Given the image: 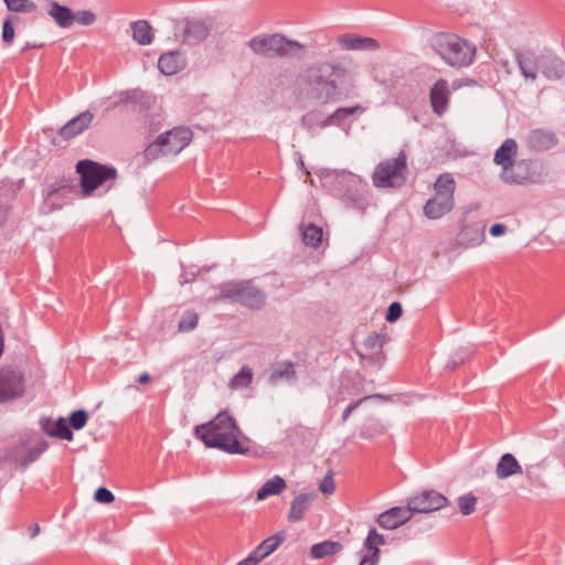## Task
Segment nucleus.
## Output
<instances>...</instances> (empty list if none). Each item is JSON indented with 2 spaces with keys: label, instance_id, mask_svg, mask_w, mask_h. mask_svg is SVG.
I'll use <instances>...</instances> for the list:
<instances>
[{
  "label": "nucleus",
  "instance_id": "nucleus-35",
  "mask_svg": "<svg viewBox=\"0 0 565 565\" xmlns=\"http://www.w3.org/2000/svg\"><path fill=\"white\" fill-rule=\"evenodd\" d=\"M253 380V372L250 367L243 366L241 371L233 376L231 380L230 386L232 388H245L247 387Z\"/></svg>",
  "mask_w": 565,
  "mask_h": 565
},
{
  "label": "nucleus",
  "instance_id": "nucleus-46",
  "mask_svg": "<svg viewBox=\"0 0 565 565\" xmlns=\"http://www.w3.org/2000/svg\"><path fill=\"white\" fill-rule=\"evenodd\" d=\"M14 38V29L10 20H6L2 26V39L6 43L10 44Z\"/></svg>",
  "mask_w": 565,
  "mask_h": 565
},
{
  "label": "nucleus",
  "instance_id": "nucleus-54",
  "mask_svg": "<svg viewBox=\"0 0 565 565\" xmlns=\"http://www.w3.org/2000/svg\"><path fill=\"white\" fill-rule=\"evenodd\" d=\"M158 131V127L156 125H150V128H149V132L150 134H153V132H157Z\"/></svg>",
  "mask_w": 565,
  "mask_h": 565
},
{
  "label": "nucleus",
  "instance_id": "nucleus-19",
  "mask_svg": "<svg viewBox=\"0 0 565 565\" xmlns=\"http://www.w3.org/2000/svg\"><path fill=\"white\" fill-rule=\"evenodd\" d=\"M338 43L347 51H375L380 47L375 39L352 34L339 36Z\"/></svg>",
  "mask_w": 565,
  "mask_h": 565
},
{
  "label": "nucleus",
  "instance_id": "nucleus-30",
  "mask_svg": "<svg viewBox=\"0 0 565 565\" xmlns=\"http://www.w3.org/2000/svg\"><path fill=\"white\" fill-rule=\"evenodd\" d=\"M286 487L285 480L279 476H275L267 480L257 491V500H265L270 495H277L281 493Z\"/></svg>",
  "mask_w": 565,
  "mask_h": 565
},
{
  "label": "nucleus",
  "instance_id": "nucleus-14",
  "mask_svg": "<svg viewBox=\"0 0 565 565\" xmlns=\"http://www.w3.org/2000/svg\"><path fill=\"white\" fill-rule=\"evenodd\" d=\"M413 514L407 503V507H394L384 511L377 516L376 523L384 530H395L409 521Z\"/></svg>",
  "mask_w": 565,
  "mask_h": 565
},
{
  "label": "nucleus",
  "instance_id": "nucleus-17",
  "mask_svg": "<svg viewBox=\"0 0 565 565\" xmlns=\"http://www.w3.org/2000/svg\"><path fill=\"white\" fill-rule=\"evenodd\" d=\"M429 100L433 111L437 116H443L447 111L450 100V89L446 79L440 78L434 84L429 92Z\"/></svg>",
  "mask_w": 565,
  "mask_h": 565
},
{
  "label": "nucleus",
  "instance_id": "nucleus-52",
  "mask_svg": "<svg viewBox=\"0 0 565 565\" xmlns=\"http://www.w3.org/2000/svg\"><path fill=\"white\" fill-rule=\"evenodd\" d=\"M150 381H151V376L148 373H142L137 379V382L139 384H148Z\"/></svg>",
  "mask_w": 565,
  "mask_h": 565
},
{
  "label": "nucleus",
  "instance_id": "nucleus-21",
  "mask_svg": "<svg viewBox=\"0 0 565 565\" xmlns=\"http://www.w3.org/2000/svg\"><path fill=\"white\" fill-rule=\"evenodd\" d=\"M183 42L188 44H196L209 35V28L199 20L186 21L182 28Z\"/></svg>",
  "mask_w": 565,
  "mask_h": 565
},
{
  "label": "nucleus",
  "instance_id": "nucleus-26",
  "mask_svg": "<svg viewBox=\"0 0 565 565\" xmlns=\"http://www.w3.org/2000/svg\"><path fill=\"white\" fill-rule=\"evenodd\" d=\"M519 67L524 77L535 79L539 70V58L531 52L516 55Z\"/></svg>",
  "mask_w": 565,
  "mask_h": 565
},
{
  "label": "nucleus",
  "instance_id": "nucleus-11",
  "mask_svg": "<svg viewBox=\"0 0 565 565\" xmlns=\"http://www.w3.org/2000/svg\"><path fill=\"white\" fill-rule=\"evenodd\" d=\"M47 447L49 445L45 440H39L32 446L26 443H20L10 449L7 459L13 461L19 468L25 469L38 460Z\"/></svg>",
  "mask_w": 565,
  "mask_h": 565
},
{
  "label": "nucleus",
  "instance_id": "nucleus-9",
  "mask_svg": "<svg viewBox=\"0 0 565 565\" xmlns=\"http://www.w3.org/2000/svg\"><path fill=\"white\" fill-rule=\"evenodd\" d=\"M76 170L81 174L82 189L85 195H89L107 181H115L117 177V172L114 168L90 160L79 161L76 166Z\"/></svg>",
  "mask_w": 565,
  "mask_h": 565
},
{
  "label": "nucleus",
  "instance_id": "nucleus-29",
  "mask_svg": "<svg viewBox=\"0 0 565 565\" xmlns=\"http://www.w3.org/2000/svg\"><path fill=\"white\" fill-rule=\"evenodd\" d=\"M43 429L51 437H57L65 440L73 439V433L63 418H60L58 420H47L43 426Z\"/></svg>",
  "mask_w": 565,
  "mask_h": 565
},
{
  "label": "nucleus",
  "instance_id": "nucleus-48",
  "mask_svg": "<svg viewBox=\"0 0 565 565\" xmlns=\"http://www.w3.org/2000/svg\"><path fill=\"white\" fill-rule=\"evenodd\" d=\"M366 398H367V397H364V398L359 399V401H356V402H354V403H351V404H350V405L344 409V412H343V414H342V422H345V420L349 418V416L352 414V412H353V411H355V409L361 405V403H362L364 399H366Z\"/></svg>",
  "mask_w": 565,
  "mask_h": 565
},
{
  "label": "nucleus",
  "instance_id": "nucleus-51",
  "mask_svg": "<svg viewBox=\"0 0 565 565\" xmlns=\"http://www.w3.org/2000/svg\"><path fill=\"white\" fill-rule=\"evenodd\" d=\"M259 563V559L254 555L252 552L248 557L242 559L237 563V565H257Z\"/></svg>",
  "mask_w": 565,
  "mask_h": 565
},
{
  "label": "nucleus",
  "instance_id": "nucleus-53",
  "mask_svg": "<svg viewBox=\"0 0 565 565\" xmlns=\"http://www.w3.org/2000/svg\"><path fill=\"white\" fill-rule=\"evenodd\" d=\"M29 531H30L31 537H35L40 533V525L33 524L29 527Z\"/></svg>",
  "mask_w": 565,
  "mask_h": 565
},
{
  "label": "nucleus",
  "instance_id": "nucleus-41",
  "mask_svg": "<svg viewBox=\"0 0 565 565\" xmlns=\"http://www.w3.org/2000/svg\"><path fill=\"white\" fill-rule=\"evenodd\" d=\"M347 118H348V116L344 115L343 109L340 107L335 111H333L330 116L327 117V119L322 124V127L332 126V125L340 126Z\"/></svg>",
  "mask_w": 565,
  "mask_h": 565
},
{
  "label": "nucleus",
  "instance_id": "nucleus-13",
  "mask_svg": "<svg viewBox=\"0 0 565 565\" xmlns=\"http://www.w3.org/2000/svg\"><path fill=\"white\" fill-rule=\"evenodd\" d=\"M448 500L435 490H427L408 500L413 513H429L444 508Z\"/></svg>",
  "mask_w": 565,
  "mask_h": 565
},
{
  "label": "nucleus",
  "instance_id": "nucleus-5",
  "mask_svg": "<svg viewBox=\"0 0 565 565\" xmlns=\"http://www.w3.org/2000/svg\"><path fill=\"white\" fill-rule=\"evenodd\" d=\"M192 131L185 127H174L157 137L143 150L145 159L150 162L162 156H174L181 152L192 140Z\"/></svg>",
  "mask_w": 565,
  "mask_h": 565
},
{
  "label": "nucleus",
  "instance_id": "nucleus-47",
  "mask_svg": "<svg viewBox=\"0 0 565 565\" xmlns=\"http://www.w3.org/2000/svg\"><path fill=\"white\" fill-rule=\"evenodd\" d=\"M379 562L380 555H377V552L365 551L359 565H377Z\"/></svg>",
  "mask_w": 565,
  "mask_h": 565
},
{
  "label": "nucleus",
  "instance_id": "nucleus-34",
  "mask_svg": "<svg viewBox=\"0 0 565 565\" xmlns=\"http://www.w3.org/2000/svg\"><path fill=\"white\" fill-rule=\"evenodd\" d=\"M385 544V539L382 534H380L376 529L372 527L367 536L364 541L363 548L366 552H377V555H380V546Z\"/></svg>",
  "mask_w": 565,
  "mask_h": 565
},
{
  "label": "nucleus",
  "instance_id": "nucleus-20",
  "mask_svg": "<svg viewBox=\"0 0 565 565\" xmlns=\"http://www.w3.org/2000/svg\"><path fill=\"white\" fill-rule=\"evenodd\" d=\"M93 118V114L88 110L81 113L60 129V136L63 139H71L79 135L88 128Z\"/></svg>",
  "mask_w": 565,
  "mask_h": 565
},
{
  "label": "nucleus",
  "instance_id": "nucleus-22",
  "mask_svg": "<svg viewBox=\"0 0 565 565\" xmlns=\"http://www.w3.org/2000/svg\"><path fill=\"white\" fill-rule=\"evenodd\" d=\"M183 66L184 60L179 52L163 53L158 61L160 72L166 75L177 74Z\"/></svg>",
  "mask_w": 565,
  "mask_h": 565
},
{
  "label": "nucleus",
  "instance_id": "nucleus-32",
  "mask_svg": "<svg viewBox=\"0 0 565 565\" xmlns=\"http://www.w3.org/2000/svg\"><path fill=\"white\" fill-rule=\"evenodd\" d=\"M302 242L310 247L317 248L322 242V228L313 224L301 225Z\"/></svg>",
  "mask_w": 565,
  "mask_h": 565
},
{
  "label": "nucleus",
  "instance_id": "nucleus-1",
  "mask_svg": "<svg viewBox=\"0 0 565 565\" xmlns=\"http://www.w3.org/2000/svg\"><path fill=\"white\" fill-rule=\"evenodd\" d=\"M194 435L209 448L228 454H246L249 440L244 437L235 418L226 411L220 412L211 422L198 425Z\"/></svg>",
  "mask_w": 565,
  "mask_h": 565
},
{
  "label": "nucleus",
  "instance_id": "nucleus-33",
  "mask_svg": "<svg viewBox=\"0 0 565 565\" xmlns=\"http://www.w3.org/2000/svg\"><path fill=\"white\" fill-rule=\"evenodd\" d=\"M296 376V371L294 364L290 362L284 363L276 369L270 374L269 381L273 384H276L280 380H292Z\"/></svg>",
  "mask_w": 565,
  "mask_h": 565
},
{
  "label": "nucleus",
  "instance_id": "nucleus-38",
  "mask_svg": "<svg viewBox=\"0 0 565 565\" xmlns=\"http://www.w3.org/2000/svg\"><path fill=\"white\" fill-rule=\"evenodd\" d=\"M477 501H478L477 497H475L472 493H468L462 497H459L458 507H459L460 512L463 515H470L476 510Z\"/></svg>",
  "mask_w": 565,
  "mask_h": 565
},
{
  "label": "nucleus",
  "instance_id": "nucleus-3",
  "mask_svg": "<svg viewBox=\"0 0 565 565\" xmlns=\"http://www.w3.org/2000/svg\"><path fill=\"white\" fill-rule=\"evenodd\" d=\"M431 46L448 65L457 68L470 65L476 55L475 45L454 33H437Z\"/></svg>",
  "mask_w": 565,
  "mask_h": 565
},
{
  "label": "nucleus",
  "instance_id": "nucleus-15",
  "mask_svg": "<svg viewBox=\"0 0 565 565\" xmlns=\"http://www.w3.org/2000/svg\"><path fill=\"white\" fill-rule=\"evenodd\" d=\"M386 342V335L380 333L370 334L363 342L365 353H360L363 361L372 364L382 365L385 360L383 347Z\"/></svg>",
  "mask_w": 565,
  "mask_h": 565
},
{
  "label": "nucleus",
  "instance_id": "nucleus-2",
  "mask_svg": "<svg viewBox=\"0 0 565 565\" xmlns=\"http://www.w3.org/2000/svg\"><path fill=\"white\" fill-rule=\"evenodd\" d=\"M350 72L345 65L337 61H317L305 67L297 76L300 86L326 103L335 100L342 83Z\"/></svg>",
  "mask_w": 565,
  "mask_h": 565
},
{
  "label": "nucleus",
  "instance_id": "nucleus-36",
  "mask_svg": "<svg viewBox=\"0 0 565 565\" xmlns=\"http://www.w3.org/2000/svg\"><path fill=\"white\" fill-rule=\"evenodd\" d=\"M199 322V316L193 310H188L184 312L183 317L181 318L178 330L180 332H190L194 330Z\"/></svg>",
  "mask_w": 565,
  "mask_h": 565
},
{
  "label": "nucleus",
  "instance_id": "nucleus-6",
  "mask_svg": "<svg viewBox=\"0 0 565 565\" xmlns=\"http://www.w3.org/2000/svg\"><path fill=\"white\" fill-rule=\"evenodd\" d=\"M249 49L266 57H287L303 50V45L280 33L259 34L248 41Z\"/></svg>",
  "mask_w": 565,
  "mask_h": 565
},
{
  "label": "nucleus",
  "instance_id": "nucleus-27",
  "mask_svg": "<svg viewBox=\"0 0 565 565\" xmlns=\"http://www.w3.org/2000/svg\"><path fill=\"white\" fill-rule=\"evenodd\" d=\"M49 14L61 28H70L74 23L72 10L55 1L50 4Z\"/></svg>",
  "mask_w": 565,
  "mask_h": 565
},
{
  "label": "nucleus",
  "instance_id": "nucleus-44",
  "mask_svg": "<svg viewBox=\"0 0 565 565\" xmlns=\"http://www.w3.org/2000/svg\"><path fill=\"white\" fill-rule=\"evenodd\" d=\"M94 498L100 503H111L115 500L114 494L106 488H99L96 490Z\"/></svg>",
  "mask_w": 565,
  "mask_h": 565
},
{
  "label": "nucleus",
  "instance_id": "nucleus-39",
  "mask_svg": "<svg viewBox=\"0 0 565 565\" xmlns=\"http://www.w3.org/2000/svg\"><path fill=\"white\" fill-rule=\"evenodd\" d=\"M7 8L15 12H33L36 9L34 2L30 0H4Z\"/></svg>",
  "mask_w": 565,
  "mask_h": 565
},
{
  "label": "nucleus",
  "instance_id": "nucleus-25",
  "mask_svg": "<svg viewBox=\"0 0 565 565\" xmlns=\"http://www.w3.org/2000/svg\"><path fill=\"white\" fill-rule=\"evenodd\" d=\"M285 541V534L282 532L276 533L264 540L254 551V555L259 559H264L271 553H274Z\"/></svg>",
  "mask_w": 565,
  "mask_h": 565
},
{
  "label": "nucleus",
  "instance_id": "nucleus-37",
  "mask_svg": "<svg viewBox=\"0 0 565 565\" xmlns=\"http://www.w3.org/2000/svg\"><path fill=\"white\" fill-rule=\"evenodd\" d=\"M68 186V181L65 178L55 179L52 183L47 184L46 189L43 191L44 201L47 202L60 191L66 189Z\"/></svg>",
  "mask_w": 565,
  "mask_h": 565
},
{
  "label": "nucleus",
  "instance_id": "nucleus-24",
  "mask_svg": "<svg viewBox=\"0 0 565 565\" xmlns=\"http://www.w3.org/2000/svg\"><path fill=\"white\" fill-rule=\"evenodd\" d=\"M312 495L308 493H301L297 495L290 505L288 513V520L290 522H298L303 519L306 511L309 509L312 502Z\"/></svg>",
  "mask_w": 565,
  "mask_h": 565
},
{
  "label": "nucleus",
  "instance_id": "nucleus-16",
  "mask_svg": "<svg viewBox=\"0 0 565 565\" xmlns=\"http://www.w3.org/2000/svg\"><path fill=\"white\" fill-rule=\"evenodd\" d=\"M557 137L552 130L537 128L531 130L526 138L525 145L532 151H546L555 147Z\"/></svg>",
  "mask_w": 565,
  "mask_h": 565
},
{
  "label": "nucleus",
  "instance_id": "nucleus-28",
  "mask_svg": "<svg viewBox=\"0 0 565 565\" xmlns=\"http://www.w3.org/2000/svg\"><path fill=\"white\" fill-rule=\"evenodd\" d=\"M132 38L140 45H148L153 40L152 28L146 20H138L131 23Z\"/></svg>",
  "mask_w": 565,
  "mask_h": 565
},
{
  "label": "nucleus",
  "instance_id": "nucleus-42",
  "mask_svg": "<svg viewBox=\"0 0 565 565\" xmlns=\"http://www.w3.org/2000/svg\"><path fill=\"white\" fill-rule=\"evenodd\" d=\"M95 19V14L90 11L84 10L74 13V22H77L82 25H90L92 23H94Z\"/></svg>",
  "mask_w": 565,
  "mask_h": 565
},
{
  "label": "nucleus",
  "instance_id": "nucleus-8",
  "mask_svg": "<svg viewBox=\"0 0 565 565\" xmlns=\"http://www.w3.org/2000/svg\"><path fill=\"white\" fill-rule=\"evenodd\" d=\"M228 299L250 309H259L265 305L264 292L250 280L230 281L220 287V296L215 300Z\"/></svg>",
  "mask_w": 565,
  "mask_h": 565
},
{
  "label": "nucleus",
  "instance_id": "nucleus-49",
  "mask_svg": "<svg viewBox=\"0 0 565 565\" xmlns=\"http://www.w3.org/2000/svg\"><path fill=\"white\" fill-rule=\"evenodd\" d=\"M341 108L343 109L344 115H347L348 117L354 116V115H361L365 111V108L360 105H355V106H351V107H341Z\"/></svg>",
  "mask_w": 565,
  "mask_h": 565
},
{
  "label": "nucleus",
  "instance_id": "nucleus-31",
  "mask_svg": "<svg viewBox=\"0 0 565 565\" xmlns=\"http://www.w3.org/2000/svg\"><path fill=\"white\" fill-rule=\"evenodd\" d=\"M341 550L342 544L340 542L323 541L311 546L310 555L312 558L319 559L338 554Z\"/></svg>",
  "mask_w": 565,
  "mask_h": 565
},
{
  "label": "nucleus",
  "instance_id": "nucleus-4",
  "mask_svg": "<svg viewBox=\"0 0 565 565\" xmlns=\"http://www.w3.org/2000/svg\"><path fill=\"white\" fill-rule=\"evenodd\" d=\"M434 195L424 205L429 220H439L455 206L456 181L451 173H441L434 183Z\"/></svg>",
  "mask_w": 565,
  "mask_h": 565
},
{
  "label": "nucleus",
  "instance_id": "nucleus-7",
  "mask_svg": "<svg viewBox=\"0 0 565 565\" xmlns=\"http://www.w3.org/2000/svg\"><path fill=\"white\" fill-rule=\"evenodd\" d=\"M407 179V154L401 151L396 158L380 162L372 175L376 188H398Z\"/></svg>",
  "mask_w": 565,
  "mask_h": 565
},
{
  "label": "nucleus",
  "instance_id": "nucleus-40",
  "mask_svg": "<svg viewBox=\"0 0 565 565\" xmlns=\"http://www.w3.org/2000/svg\"><path fill=\"white\" fill-rule=\"evenodd\" d=\"M88 420V415L85 411H75L70 417V426L74 429H82Z\"/></svg>",
  "mask_w": 565,
  "mask_h": 565
},
{
  "label": "nucleus",
  "instance_id": "nucleus-18",
  "mask_svg": "<svg viewBox=\"0 0 565 565\" xmlns=\"http://www.w3.org/2000/svg\"><path fill=\"white\" fill-rule=\"evenodd\" d=\"M351 181L353 175L345 172L327 171L321 175L323 188L337 195L344 193Z\"/></svg>",
  "mask_w": 565,
  "mask_h": 565
},
{
  "label": "nucleus",
  "instance_id": "nucleus-23",
  "mask_svg": "<svg viewBox=\"0 0 565 565\" xmlns=\"http://www.w3.org/2000/svg\"><path fill=\"white\" fill-rule=\"evenodd\" d=\"M495 473L499 479H507L511 476L522 473V467L511 454H504L495 468Z\"/></svg>",
  "mask_w": 565,
  "mask_h": 565
},
{
  "label": "nucleus",
  "instance_id": "nucleus-12",
  "mask_svg": "<svg viewBox=\"0 0 565 565\" xmlns=\"http://www.w3.org/2000/svg\"><path fill=\"white\" fill-rule=\"evenodd\" d=\"M518 149V142L512 138H508L494 152L493 162L501 167V178L507 182H516V180L509 175V171L514 166Z\"/></svg>",
  "mask_w": 565,
  "mask_h": 565
},
{
  "label": "nucleus",
  "instance_id": "nucleus-43",
  "mask_svg": "<svg viewBox=\"0 0 565 565\" xmlns=\"http://www.w3.org/2000/svg\"><path fill=\"white\" fill-rule=\"evenodd\" d=\"M402 313H403V309H402L401 303L399 302H393L388 307L387 315H386V320L388 322H394V321H396L397 319L401 318Z\"/></svg>",
  "mask_w": 565,
  "mask_h": 565
},
{
  "label": "nucleus",
  "instance_id": "nucleus-50",
  "mask_svg": "<svg viewBox=\"0 0 565 565\" xmlns=\"http://www.w3.org/2000/svg\"><path fill=\"white\" fill-rule=\"evenodd\" d=\"M505 231H507L505 225L497 223V224L491 226L490 234L492 236H500V235L504 234Z\"/></svg>",
  "mask_w": 565,
  "mask_h": 565
},
{
  "label": "nucleus",
  "instance_id": "nucleus-45",
  "mask_svg": "<svg viewBox=\"0 0 565 565\" xmlns=\"http://www.w3.org/2000/svg\"><path fill=\"white\" fill-rule=\"evenodd\" d=\"M319 489L324 494H331L334 492L335 486L331 476H326L319 484Z\"/></svg>",
  "mask_w": 565,
  "mask_h": 565
},
{
  "label": "nucleus",
  "instance_id": "nucleus-10",
  "mask_svg": "<svg viewBox=\"0 0 565 565\" xmlns=\"http://www.w3.org/2000/svg\"><path fill=\"white\" fill-rule=\"evenodd\" d=\"M24 390V376L20 371L12 369L0 370V403L22 396Z\"/></svg>",
  "mask_w": 565,
  "mask_h": 565
}]
</instances>
